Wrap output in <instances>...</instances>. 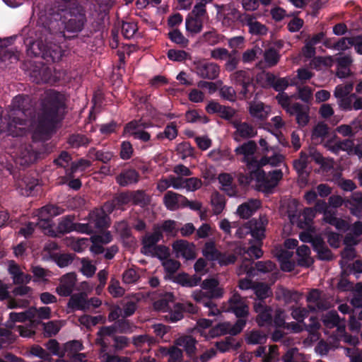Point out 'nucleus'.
Returning a JSON list of instances; mask_svg holds the SVG:
<instances>
[{
	"label": "nucleus",
	"mask_w": 362,
	"mask_h": 362,
	"mask_svg": "<svg viewBox=\"0 0 362 362\" xmlns=\"http://www.w3.org/2000/svg\"><path fill=\"white\" fill-rule=\"evenodd\" d=\"M209 114H218L220 117L226 120H230L235 116L236 111L231 107L222 105L218 102L211 100L206 107Z\"/></svg>",
	"instance_id": "obj_19"
},
{
	"label": "nucleus",
	"mask_w": 362,
	"mask_h": 362,
	"mask_svg": "<svg viewBox=\"0 0 362 362\" xmlns=\"http://www.w3.org/2000/svg\"><path fill=\"white\" fill-rule=\"evenodd\" d=\"M274 80V74L271 72L262 71L257 74L256 81L263 88L272 87Z\"/></svg>",
	"instance_id": "obj_58"
},
{
	"label": "nucleus",
	"mask_w": 362,
	"mask_h": 362,
	"mask_svg": "<svg viewBox=\"0 0 362 362\" xmlns=\"http://www.w3.org/2000/svg\"><path fill=\"white\" fill-rule=\"evenodd\" d=\"M35 157L31 146L24 145L20 147L16 155V162L21 165L27 166L35 160Z\"/></svg>",
	"instance_id": "obj_30"
},
{
	"label": "nucleus",
	"mask_w": 362,
	"mask_h": 362,
	"mask_svg": "<svg viewBox=\"0 0 362 362\" xmlns=\"http://www.w3.org/2000/svg\"><path fill=\"white\" fill-rule=\"evenodd\" d=\"M211 204L213 212L215 215L221 214L226 206L224 196L220 194L218 192H214L211 197Z\"/></svg>",
	"instance_id": "obj_45"
},
{
	"label": "nucleus",
	"mask_w": 362,
	"mask_h": 362,
	"mask_svg": "<svg viewBox=\"0 0 362 362\" xmlns=\"http://www.w3.org/2000/svg\"><path fill=\"white\" fill-rule=\"evenodd\" d=\"M303 297V294L296 291H291L280 287L276 291V298L279 300H283L286 304L292 303H298Z\"/></svg>",
	"instance_id": "obj_28"
},
{
	"label": "nucleus",
	"mask_w": 362,
	"mask_h": 362,
	"mask_svg": "<svg viewBox=\"0 0 362 362\" xmlns=\"http://www.w3.org/2000/svg\"><path fill=\"white\" fill-rule=\"evenodd\" d=\"M163 238V234L158 226H154L153 233H147L142 239L141 252L147 255L153 252L158 246L157 243Z\"/></svg>",
	"instance_id": "obj_13"
},
{
	"label": "nucleus",
	"mask_w": 362,
	"mask_h": 362,
	"mask_svg": "<svg viewBox=\"0 0 362 362\" xmlns=\"http://www.w3.org/2000/svg\"><path fill=\"white\" fill-rule=\"evenodd\" d=\"M29 51L35 57L41 55L43 58L49 57L52 62L59 61L63 56L62 49L59 45H45L40 40L32 42Z\"/></svg>",
	"instance_id": "obj_5"
},
{
	"label": "nucleus",
	"mask_w": 362,
	"mask_h": 362,
	"mask_svg": "<svg viewBox=\"0 0 362 362\" xmlns=\"http://www.w3.org/2000/svg\"><path fill=\"white\" fill-rule=\"evenodd\" d=\"M31 99L28 95L16 96L9 106L6 131L13 136H21L33 131L35 136L44 139L59 120L65 107V96L54 90H46L42 96L37 117L28 119L32 114Z\"/></svg>",
	"instance_id": "obj_1"
},
{
	"label": "nucleus",
	"mask_w": 362,
	"mask_h": 362,
	"mask_svg": "<svg viewBox=\"0 0 362 362\" xmlns=\"http://www.w3.org/2000/svg\"><path fill=\"white\" fill-rule=\"evenodd\" d=\"M138 30L137 24L134 22H123L122 24V33L127 39L133 37Z\"/></svg>",
	"instance_id": "obj_62"
},
{
	"label": "nucleus",
	"mask_w": 362,
	"mask_h": 362,
	"mask_svg": "<svg viewBox=\"0 0 362 362\" xmlns=\"http://www.w3.org/2000/svg\"><path fill=\"white\" fill-rule=\"evenodd\" d=\"M87 156L94 160L107 163L115 157V154L113 152L110 151L98 150L95 148L92 147L88 150Z\"/></svg>",
	"instance_id": "obj_36"
},
{
	"label": "nucleus",
	"mask_w": 362,
	"mask_h": 362,
	"mask_svg": "<svg viewBox=\"0 0 362 362\" xmlns=\"http://www.w3.org/2000/svg\"><path fill=\"white\" fill-rule=\"evenodd\" d=\"M67 307L73 311L89 310L87 294L84 292H81L71 295L67 303Z\"/></svg>",
	"instance_id": "obj_25"
},
{
	"label": "nucleus",
	"mask_w": 362,
	"mask_h": 362,
	"mask_svg": "<svg viewBox=\"0 0 362 362\" xmlns=\"http://www.w3.org/2000/svg\"><path fill=\"white\" fill-rule=\"evenodd\" d=\"M201 277L197 274L189 276L187 274H179L177 277V283L182 286L194 287L201 281Z\"/></svg>",
	"instance_id": "obj_47"
},
{
	"label": "nucleus",
	"mask_w": 362,
	"mask_h": 362,
	"mask_svg": "<svg viewBox=\"0 0 362 362\" xmlns=\"http://www.w3.org/2000/svg\"><path fill=\"white\" fill-rule=\"evenodd\" d=\"M83 346L81 341L78 340H73L66 343L64 346L63 351L64 356L66 355L68 357H71L74 354H77L78 351L82 350Z\"/></svg>",
	"instance_id": "obj_55"
},
{
	"label": "nucleus",
	"mask_w": 362,
	"mask_h": 362,
	"mask_svg": "<svg viewBox=\"0 0 362 362\" xmlns=\"http://www.w3.org/2000/svg\"><path fill=\"white\" fill-rule=\"evenodd\" d=\"M242 18V24L249 28V33L250 34L264 35L267 33V28L257 21L256 15L244 13Z\"/></svg>",
	"instance_id": "obj_15"
},
{
	"label": "nucleus",
	"mask_w": 362,
	"mask_h": 362,
	"mask_svg": "<svg viewBox=\"0 0 362 362\" xmlns=\"http://www.w3.org/2000/svg\"><path fill=\"white\" fill-rule=\"evenodd\" d=\"M334 60L332 57H314L310 63V67L317 70H321L323 67H331L333 65Z\"/></svg>",
	"instance_id": "obj_50"
},
{
	"label": "nucleus",
	"mask_w": 362,
	"mask_h": 362,
	"mask_svg": "<svg viewBox=\"0 0 362 362\" xmlns=\"http://www.w3.org/2000/svg\"><path fill=\"white\" fill-rule=\"evenodd\" d=\"M194 71L203 79L215 80L219 77L221 67L215 62L198 60L194 62Z\"/></svg>",
	"instance_id": "obj_7"
},
{
	"label": "nucleus",
	"mask_w": 362,
	"mask_h": 362,
	"mask_svg": "<svg viewBox=\"0 0 362 362\" xmlns=\"http://www.w3.org/2000/svg\"><path fill=\"white\" fill-rule=\"evenodd\" d=\"M345 206L350 210L352 215L362 218V193L354 192L345 200Z\"/></svg>",
	"instance_id": "obj_27"
},
{
	"label": "nucleus",
	"mask_w": 362,
	"mask_h": 362,
	"mask_svg": "<svg viewBox=\"0 0 362 362\" xmlns=\"http://www.w3.org/2000/svg\"><path fill=\"white\" fill-rule=\"evenodd\" d=\"M262 49L259 46H254L251 49H247L242 54L241 60L244 64L252 63L256 60L257 56L261 54Z\"/></svg>",
	"instance_id": "obj_54"
},
{
	"label": "nucleus",
	"mask_w": 362,
	"mask_h": 362,
	"mask_svg": "<svg viewBox=\"0 0 362 362\" xmlns=\"http://www.w3.org/2000/svg\"><path fill=\"white\" fill-rule=\"evenodd\" d=\"M308 308L310 311L325 310L329 305L322 296V292L318 289H312L307 296Z\"/></svg>",
	"instance_id": "obj_16"
},
{
	"label": "nucleus",
	"mask_w": 362,
	"mask_h": 362,
	"mask_svg": "<svg viewBox=\"0 0 362 362\" xmlns=\"http://www.w3.org/2000/svg\"><path fill=\"white\" fill-rule=\"evenodd\" d=\"M169 39L180 47L185 48L189 44V40L187 39L181 31L177 28L173 29L168 34Z\"/></svg>",
	"instance_id": "obj_52"
},
{
	"label": "nucleus",
	"mask_w": 362,
	"mask_h": 362,
	"mask_svg": "<svg viewBox=\"0 0 362 362\" xmlns=\"http://www.w3.org/2000/svg\"><path fill=\"white\" fill-rule=\"evenodd\" d=\"M192 297L197 303H202L204 306H209L211 304V298L221 297V291L216 290L210 294L207 291L197 290L192 292Z\"/></svg>",
	"instance_id": "obj_35"
},
{
	"label": "nucleus",
	"mask_w": 362,
	"mask_h": 362,
	"mask_svg": "<svg viewBox=\"0 0 362 362\" xmlns=\"http://www.w3.org/2000/svg\"><path fill=\"white\" fill-rule=\"evenodd\" d=\"M114 334H116L115 326L102 327L97 332L95 344L100 347V354L107 351L110 341L113 339Z\"/></svg>",
	"instance_id": "obj_10"
},
{
	"label": "nucleus",
	"mask_w": 362,
	"mask_h": 362,
	"mask_svg": "<svg viewBox=\"0 0 362 362\" xmlns=\"http://www.w3.org/2000/svg\"><path fill=\"white\" fill-rule=\"evenodd\" d=\"M88 221L93 225V230L103 229L110 225V218L102 209H95L88 214Z\"/></svg>",
	"instance_id": "obj_21"
},
{
	"label": "nucleus",
	"mask_w": 362,
	"mask_h": 362,
	"mask_svg": "<svg viewBox=\"0 0 362 362\" xmlns=\"http://www.w3.org/2000/svg\"><path fill=\"white\" fill-rule=\"evenodd\" d=\"M91 162L87 159L81 158L77 161L73 162L70 169L68 170L67 175L72 177L74 173L80 170L84 171L88 168L90 167Z\"/></svg>",
	"instance_id": "obj_57"
},
{
	"label": "nucleus",
	"mask_w": 362,
	"mask_h": 362,
	"mask_svg": "<svg viewBox=\"0 0 362 362\" xmlns=\"http://www.w3.org/2000/svg\"><path fill=\"white\" fill-rule=\"evenodd\" d=\"M115 228L126 246L131 247L136 244V239L132 235L131 228L127 221H122L116 223Z\"/></svg>",
	"instance_id": "obj_22"
},
{
	"label": "nucleus",
	"mask_w": 362,
	"mask_h": 362,
	"mask_svg": "<svg viewBox=\"0 0 362 362\" xmlns=\"http://www.w3.org/2000/svg\"><path fill=\"white\" fill-rule=\"evenodd\" d=\"M353 83L339 84L336 86L334 96L337 98L339 108L343 111L362 110V98L351 93Z\"/></svg>",
	"instance_id": "obj_3"
},
{
	"label": "nucleus",
	"mask_w": 362,
	"mask_h": 362,
	"mask_svg": "<svg viewBox=\"0 0 362 362\" xmlns=\"http://www.w3.org/2000/svg\"><path fill=\"white\" fill-rule=\"evenodd\" d=\"M253 308L255 312L257 313L256 322L259 326L263 327L271 324L272 320V309L264 301L255 302Z\"/></svg>",
	"instance_id": "obj_18"
},
{
	"label": "nucleus",
	"mask_w": 362,
	"mask_h": 362,
	"mask_svg": "<svg viewBox=\"0 0 362 362\" xmlns=\"http://www.w3.org/2000/svg\"><path fill=\"white\" fill-rule=\"evenodd\" d=\"M313 249L317 253V257L320 259L331 260L333 257L331 250L320 238H316L313 240Z\"/></svg>",
	"instance_id": "obj_37"
},
{
	"label": "nucleus",
	"mask_w": 362,
	"mask_h": 362,
	"mask_svg": "<svg viewBox=\"0 0 362 362\" xmlns=\"http://www.w3.org/2000/svg\"><path fill=\"white\" fill-rule=\"evenodd\" d=\"M251 229L250 234L258 242L262 241L265 237L266 226L268 219L265 216H260L258 218H252L247 221Z\"/></svg>",
	"instance_id": "obj_17"
},
{
	"label": "nucleus",
	"mask_w": 362,
	"mask_h": 362,
	"mask_svg": "<svg viewBox=\"0 0 362 362\" xmlns=\"http://www.w3.org/2000/svg\"><path fill=\"white\" fill-rule=\"evenodd\" d=\"M107 289L114 298L121 297L125 293V290L120 286L119 281L115 278H111Z\"/></svg>",
	"instance_id": "obj_61"
},
{
	"label": "nucleus",
	"mask_w": 362,
	"mask_h": 362,
	"mask_svg": "<svg viewBox=\"0 0 362 362\" xmlns=\"http://www.w3.org/2000/svg\"><path fill=\"white\" fill-rule=\"evenodd\" d=\"M218 16L223 25L230 26L238 20L242 23L243 13H240L238 9L231 5H225L220 8Z\"/></svg>",
	"instance_id": "obj_12"
},
{
	"label": "nucleus",
	"mask_w": 362,
	"mask_h": 362,
	"mask_svg": "<svg viewBox=\"0 0 362 362\" xmlns=\"http://www.w3.org/2000/svg\"><path fill=\"white\" fill-rule=\"evenodd\" d=\"M76 281V275L74 273H68L62 276L60 284L57 287L56 291L61 296H69L74 291Z\"/></svg>",
	"instance_id": "obj_20"
},
{
	"label": "nucleus",
	"mask_w": 362,
	"mask_h": 362,
	"mask_svg": "<svg viewBox=\"0 0 362 362\" xmlns=\"http://www.w3.org/2000/svg\"><path fill=\"white\" fill-rule=\"evenodd\" d=\"M361 127V122L354 120L350 124H341L336 128L337 132L343 136H354Z\"/></svg>",
	"instance_id": "obj_40"
},
{
	"label": "nucleus",
	"mask_w": 362,
	"mask_h": 362,
	"mask_svg": "<svg viewBox=\"0 0 362 362\" xmlns=\"http://www.w3.org/2000/svg\"><path fill=\"white\" fill-rule=\"evenodd\" d=\"M284 160V156L282 154L276 153L274 151V153L272 156H264L259 160L258 168H260L261 167L268 164L272 166H277L283 163Z\"/></svg>",
	"instance_id": "obj_46"
},
{
	"label": "nucleus",
	"mask_w": 362,
	"mask_h": 362,
	"mask_svg": "<svg viewBox=\"0 0 362 362\" xmlns=\"http://www.w3.org/2000/svg\"><path fill=\"white\" fill-rule=\"evenodd\" d=\"M177 136V125L175 122H171L168 124L163 132H160L157 135V138L159 139L166 138L169 140L174 139Z\"/></svg>",
	"instance_id": "obj_63"
},
{
	"label": "nucleus",
	"mask_w": 362,
	"mask_h": 362,
	"mask_svg": "<svg viewBox=\"0 0 362 362\" xmlns=\"http://www.w3.org/2000/svg\"><path fill=\"white\" fill-rule=\"evenodd\" d=\"M74 219V217L71 216L63 217L58 223L57 232L60 234H64L74 231L75 226Z\"/></svg>",
	"instance_id": "obj_49"
},
{
	"label": "nucleus",
	"mask_w": 362,
	"mask_h": 362,
	"mask_svg": "<svg viewBox=\"0 0 362 362\" xmlns=\"http://www.w3.org/2000/svg\"><path fill=\"white\" fill-rule=\"evenodd\" d=\"M59 18L50 22L49 28L55 33L73 37L81 33L87 23L85 9L79 5H73L59 13Z\"/></svg>",
	"instance_id": "obj_2"
},
{
	"label": "nucleus",
	"mask_w": 362,
	"mask_h": 362,
	"mask_svg": "<svg viewBox=\"0 0 362 362\" xmlns=\"http://www.w3.org/2000/svg\"><path fill=\"white\" fill-rule=\"evenodd\" d=\"M175 344L177 346L182 347L189 356L192 357L195 354L197 340L192 336L180 337L175 340Z\"/></svg>",
	"instance_id": "obj_33"
},
{
	"label": "nucleus",
	"mask_w": 362,
	"mask_h": 362,
	"mask_svg": "<svg viewBox=\"0 0 362 362\" xmlns=\"http://www.w3.org/2000/svg\"><path fill=\"white\" fill-rule=\"evenodd\" d=\"M280 55L274 48H269L264 52V61L261 60L256 64L259 69L270 68L276 65L279 61Z\"/></svg>",
	"instance_id": "obj_29"
},
{
	"label": "nucleus",
	"mask_w": 362,
	"mask_h": 362,
	"mask_svg": "<svg viewBox=\"0 0 362 362\" xmlns=\"http://www.w3.org/2000/svg\"><path fill=\"white\" fill-rule=\"evenodd\" d=\"M229 309L239 319L247 317L249 314V307L246 303V300L243 298L239 293H235L228 300Z\"/></svg>",
	"instance_id": "obj_11"
},
{
	"label": "nucleus",
	"mask_w": 362,
	"mask_h": 362,
	"mask_svg": "<svg viewBox=\"0 0 362 362\" xmlns=\"http://www.w3.org/2000/svg\"><path fill=\"white\" fill-rule=\"evenodd\" d=\"M252 290L259 301H263L272 295L270 287L265 283L255 282Z\"/></svg>",
	"instance_id": "obj_51"
},
{
	"label": "nucleus",
	"mask_w": 362,
	"mask_h": 362,
	"mask_svg": "<svg viewBox=\"0 0 362 362\" xmlns=\"http://www.w3.org/2000/svg\"><path fill=\"white\" fill-rule=\"evenodd\" d=\"M260 206L259 200L251 199L240 205L237 209V214L243 218H248Z\"/></svg>",
	"instance_id": "obj_34"
},
{
	"label": "nucleus",
	"mask_w": 362,
	"mask_h": 362,
	"mask_svg": "<svg viewBox=\"0 0 362 362\" xmlns=\"http://www.w3.org/2000/svg\"><path fill=\"white\" fill-rule=\"evenodd\" d=\"M124 133L133 136L135 139H139L144 142L149 141L151 139L150 134L143 130L137 121H132L127 123L124 128Z\"/></svg>",
	"instance_id": "obj_23"
},
{
	"label": "nucleus",
	"mask_w": 362,
	"mask_h": 362,
	"mask_svg": "<svg viewBox=\"0 0 362 362\" xmlns=\"http://www.w3.org/2000/svg\"><path fill=\"white\" fill-rule=\"evenodd\" d=\"M187 202V199L176 192L168 191L163 197V203L165 207L170 210L175 211L180 206H183V203Z\"/></svg>",
	"instance_id": "obj_26"
},
{
	"label": "nucleus",
	"mask_w": 362,
	"mask_h": 362,
	"mask_svg": "<svg viewBox=\"0 0 362 362\" xmlns=\"http://www.w3.org/2000/svg\"><path fill=\"white\" fill-rule=\"evenodd\" d=\"M298 264L300 267H309L314 260L310 256V250L308 246L303 245L297 248Z\"/></svg>",
	"instance_id": "obj_38"
},
{
	"label": "nucleus",
	"mask_w": 362,
	"mask_h": 362,
	"mask_svg": "<svg viewBox=\"0 0 362 362\" xmlns=\"http://www.w3.org/2000/svg\"><path fill=\"white\" fill-rule=\"evenodd\" d=\"M155 226L160 228L162 234L163 232H165L167 235L175 236L178 231L177 222L173 220H166L160 226Z\"/></svg>",
	"instance_id": "obj_56"
},
{
	"label": "nucleus",
	"mask_w": 362,
	"mask_h": 362,
	"mask_svg": "<svg viewBox=\"0 0 362 362\" xmlns=\"http://www.w3.org/2000/svg\"><path fill=\"white\" fill-rule=\"evenodd\" d=\"M254 172L255 180L258 183L259 188L265 192H270L283 177V173L281 170H275L266 174L260 168H256Z\"/></svg>",
	"instance_id": "obj_6"
},
{
	"label": "nucleus",
	"mask_w": 362,
	"mask_h": 362,
	"mask_svg": "<svg viewBox=\"0 0 362 362\" xmlns=\"http://www.w3.org/2000/svg\"><path fill=\"white\" fill-rule=\"evenodd\" d=\"M112 342V346L115 352L124 349L130 344L128 337L122 335H116L115 334H114Z\"/></svg>",
	"instance_id": "obj_59"
},
{
	"label": "nucleus",
	"mask_w": 362,
	"mask_h": 362,
	"mask_svg": "<svg viewBox=\"0 0 362 362\" xmlns=\"http://www.w3.org/2000/svg\"><path fill=\"white\" fill-rule=\"evenodd\" d=\"M68 142L72 147L78 148L88 146L90 140L85 135L74 134L69 136Z\"/></svg>",
	"instance_id": "obj_60"
},
{
	"label": "nucleus",
	"mask_w": 362,
	"mask_h": 362,
	"mask_svg": "<svg viewBox=\"0 0 362 362\" xmlns=\"http://www.w3.org/2000/svg\"><path fill=\"white\" fill-rule=\"evenodd\" d=\"M267 335L263 331L253 329L246 334L245 341L248 344H263L267 341Z\"/></svg>",
	"instance_id": "obj_41"
},
{
	"label": "nucleus",
	"mask_w": 362,
	"mask_h": 362,
	"mask_svg": "<svg viewBox=\"0 0 362 362\" xmlns=\"http://www.w3.org/2000/svg\"><path fill=\"white\" fill-rule=\"evenodd\" d=\"M218 181L221 185V189L230 197L236 194L235 187L232 185L233 177L228 173H221L218 175Z\"/></svg>",
	"instance_id": "obj_42"
},
{
	"label": "nucleus",
	"mask_w": 362,
	"mask_h": 362,
	"mask_svg": "<svg viewBox=\"0 0 362 362\" xmlns=\"http://www.w3.org/2000/svg\"><path fill=\"white\" fill-rule=\"evenodd\" d=\"M185 26L187 31L192 34L200 33L203 28V19L188 16L186 18Z\"/></svg>",
	"instance_id": "obj_48"
},
{
	"label": "nucleus",
	"mask_w": 362,
	"mask_h": 362,
	"mask_svg": "<svg viewBox=\"0 0 362 362\" xmlns=\"http://www.w3.org/2000/svg\"><path fill=\"white\" fill-rule=\"evenodd\" d=\"M291 115H295L299 126L305 127L309 122L308 110L303 105L296 103L288 109Z\"/></svg>",
	"instance_id": "obj_31"
},
{
	"label": "nucleus",
	"mask_w": 362,
	"mask_h": 362,
	"mask_svg": "<svg viewBox=\"0 0 362 362\" xmlns=\"http://www.w3.org/2000/svg\"><path fill=\"white\" fill-rule=\"evenodd\" d=\"M64 212V209L59 206L49 204L39 209L37 216L40 218L52 219L53 217L59 216Z\"/></svg>",
	"instance_id": "obj_39"
},
{
	"label": "nucleus",
	"mask_w": 362,
	"mask_h": 362,
	"mask_svg": "<svg viewBox=\"0 0 362 362\" xmlns=\"http://www.w3.org/2000/svg\"><path fill=\"white\" fill-rule=\"evenodd\" d=\"M173 250L177 257L193 259L196 257L194 245L185 240H178L173 243Z\"/></svg>",
	"instance_id": "obj_14"
},
{
	"label": "nucleus",
	"mask_w": 362,
	"mask_h": 362,
	"mask_svg": "<svg viewBox=\"0 0 362 362\" xmlns=\"http://www.w3.org/2000/svg\"><path fill=\"white\" fill-rule=\"evenodd\" d=\"M139 173L134 169L123 170L116 177L117 182L122 187L137 183L139 180Z\"/></svg>",
	"instance_id": "obj_32"
},
{
	"label": "nucleus",
	"mask_w": 362,
	"mask_h": 362,
	"mask_svg": "<svg viewBox=\"0 0 362 362\" xmlns=\"http://www.w3.org/2000/svg\"><path fill=\"white\" fill-rule=\"evenodd\" d=\"M257 146L255 141L249 140L243 143L235 149L237 156L240 157V160L244 163L248 169L258 168L259 160L255 156Z\"/></svg>",
	"instance_id": "obj_4"
},
{
	"label": "nucleus",
	"mask_w": 362,
	"mask_h": 362,
	"mask_svg": "<svg viewBox=\"0 0 362 362\" xmlns=\"http://www.w3.org/2000/svg\"><path fill=\"white\" fill-rule=\"evenodd\" d=\"M249 113L253 118L264 121L269 117L271 108L269 105L260 101H253L250 103Z\"/></svg>",
	"instance_id": "obj_24"
},
{
	"label": "nucleus",
	"mask_w": 362,
	"mask_h": 362,
	"mask_svg": "<svg viewBox=\"0 0 362 362\" xmlns=\"http://www.w3.org/2000/svg\"><path fill=\"white\" fill-rule=\"evenodd\" d=\"M220 251L214 241H208L202 248V255L206 259L215 262L218 255H220Z\"/></svg>",
	"instance_id": "obj_44"
},
{
	"label": "nucleus",
	"mask_w": 362,
	"mask_h": 362,
	"mask_svg": "<svg viewBox=\"0 0 362 362\" xmlns=\"http://www.w3.org/2000/svg\"><path fill=\"white\" fill-rule=\"evenodd\" d=\"M236 259L237 257L234 254L220 251V255H218L215 262H217L220 266L223 267L234 264Z\"/></svg>",
	"instance_id": "obj_64"
},
{
	"label": "nucleus",
	"mask_w": 362,
	"mask_h": 362,
	"mask_svg": "<svg viewBox=\"0 0 362 362\" xmlns=\"http://www.w3.org/2000/svg\"><path fill=\"white\" fill-rule=\"evenodd\" d=\"M230 78L233 83L235 84H249L252 83V78L250 75L247 70L240 69L234 71L230 76Z\"/></svg>",
	"instance_id": "obj_43"
},
{
	"label": "nucleus",
	"mask_w": 362,
	"mask_h": 362,
	"mask_svg": "<svg viewBox=\"0 0 362 362\" xmlns=\"http://www.w3.org/2000/svg\"><path fill=\"white\" fill-rule=\"evenodd\" d=\"M231 124L235 129L232 135L233 139L237 142L250 139L257 134L256 127L251 123L235 119L232 121Z\"/></svg>",
	"instance_id": "obj_9"
},
{
	"label": "nucleus",
	"mask_w": 362,
	"mask_h": 362,
	"mask_svg": "<svg viewBox=\"0 0 362 362\" xmlns=\"http://www.w3.org/2000/svg\"><path fill=\"white\" fill-rule=\"evenodd\" d=\"M202 41L209 45H217L224 40V36L218 34L215 30L205 32L202 36Z\"/></svg>",
	"instance_id": "obj_53"
},
{
	"label": "nucleus",
	"mask_w": 362,
	"mask_h": 362,
	"mask_svg": "<svg viewBox=\"0 0 362 362\" xmlns=\"http://www.w3.org/2000/svg\"><path fill=\"white\" fill-rule=\"evenodd\" d=\"M245 325V319H238L235 324H231L228 322L219 323L215 327L209 330V337L214 338L227 334L237 335L243 329Z\"/></svg>",
	"instance_id": "obj_8"
}]
</instances>
